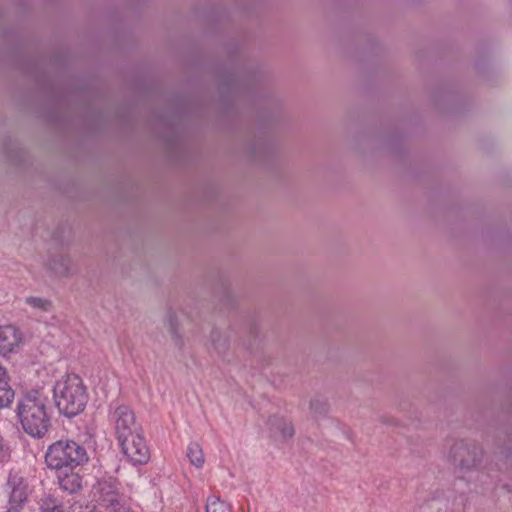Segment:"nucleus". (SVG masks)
<instances>
[{
    "label": "nucleus",
    "instance_id": "f257e3e1",
    "mask_svg": "<svg viewBox=\"0 0 512 512\" xmlns=\"http://www.w3.org/2000/svg\"><path fill=\"white\" fill-rule=\"evenodd\" d=\"M55 405L67 417L81 413L88 395L82 379L76 374H67L59 379L53 390Z\"/></svg>",
    "mask_w": 512,
    "mask_h": 512
},
{
    "label": "nucleus",
    "instance_id": "6e6552de",
    "mask_svg": "<svg viewBox=\"0 0 512 512\" xmlns=\"http://www.w3.org/2000/svg\"><path fill=\"white\" fill-rule=\"evenodd\" d=\"M10 503L16 506L26 501L28 496V484L26 479L19 473L11 471L7 481Z\"/></svg>",
    "mask_w": 512,
    "mask_h": 512
},
{
    "label": "nucleus",
    "instance_id": "f3484780",
    "mask_svg": "<svg viewBox=\"0 0 512 512\" xmlns=\"http://www.w3.org/2000/svg\"><path fill=\"white\" fill-rule=\"evenodd\" d=\"M187 457L196 467H201L204 463V456L199 444L191 443L187 448Z\"/></svg>",
    "mask_w": 512,
    "mask_h": 512
},
{
    "label": "nucleus",
    "instance_id": "9b49d317",
    "mask_svg": "<svg viewBox=\"0 0 512 512\" xmlns=\"http://www.w3.org/2000/svg\"><path fill=\"white\" fill-rule=\"evenodd\" d=\"M21 342L18 329L12 325L0 327V353L12 352Z\"/></svg>",
    "mask_w": 512,
    "mask_h": 512
},
{
    "label": "nucleus",
    "instance_id": "412c9836",
    "mask_svg": "<svg viewBox=\"0 0 512 512\" xmlns=\"http://www.w3.org/2000/svg\"><path fill=\"white\" fill-rule=\"evenodd\" d=\"M96 507L94 505H86L84 507H80L79 512H96Z\"/></svg>",
    "mask_w": 512,
    "mask_h": 512
},
{
    "label": "nucleus",
    "instance_id": "2eb2a0df",
    "mask_svg": "<svg viewBox=\"0 0 512 512\" xmlns=\"http://www.w3.org/2000/svg\"><path fill=\"white\" fill-rule=\"evenodd\" d=\"M206 512H232L231 507L217 496H210L206 503Z\"/></svg>",
    "mask_w": 512,
    "mask_h": 512
},
{
    "label": "nucleus",
    "instance_id": "4468645a",
    "mask_svg": "<svg viewBox=\"0 0 512 512\" xmlns=\"http://www.w3.org/2000/svg\"><path fill=\"white\" fill-rule=\"evenodd\" d=\"M328 409V402L322 396H314L309 401V410L314 416H325Z\"/></svg>",
    "mask_w": 512,
    "mask_h": 512
},
{
    "label": "nucleus",
    "instance_id": "f8f14e48",
    "mask_svg": "<svg viewBox=\"0 0 512 512\" xmlns=\"http://www.w3.org/2000/svg\"><path fill=\"white\" fill-rule=\"evenodd\" d=\"M6 369L0 365V409L8 407L14 399V390L9 385Z\"/></svg>",
    "mask_w": 512,
    "mask_h": 512
},
{
    "label": "nucleus",
    "instance_id": "6ab92c4d",
    "mask_svg": "<svg viewBox=\"0 0 512 512\" xmlns=\"http://www.w3.org/2000/svg\"><path fill=\"white\" fill-rule=\"evenodd\" d=\"M41 510L42 512H65L62 504H59L56 500L50 498L44 501Z\"/></svg>",
    "mask_w": 512,
    "mask_h": 512
},
{
    "label": "nucleus",
    "instance_id": "0eeeda50",
    "mask_svg": "<svg viewBox=\"0 0 512 512\" xmlns=\"http://www.w3.org/2000/svg\"><path fill=\"white\" fill-rule=\"evenodd\" d=\"M94 497L102 505L116 508L122 500L117 483L114 479L99 480L93 487Z\"/></svg>",
    "mask_w": 512,
    "mask_h": 512
},
{
    "label": "nucleus",
    "instance_id": "20e7f679",
    "mask_svg": "<svg viewBox=\"0 0 512 512\" xmlns=\"http://www.w3.org/2000/svg\"><path fill=\"white\" fill-rule=\"evenodd\" d=\"M483 458V450L474 441L456 440L448 452V460L458 469L470 471L478 467Z\"/></svg>",
    "mask_w": 512,
    "mask_h": 512
},
{
    "label": "nucleus",
    "instance_id": "423d86ee",
    "mask_svg": "<svg viewBox=\"0 0 512 512\" xmlns=\"http://www.w3.org/2000/svg\"><path fill=\"white\" fill-rule=\"evenodd\" d=\"M118 441L123 454L132 464H145L150 459V452L141 431Z\"/></svg>",
    "mask_w": 512,
    "mask_h": 512
},
{
    "label": "nucleus",
    "instance_id": "1a4fd4ad",
    "mask_svg": "<svg viewBox=\"0 0 512 512\" xmlns=\"http://www.w3.org/2000/svg\"><path fill=\"white\" fill-rule=\"evenodd\" d=\"M46 267L55 276L61 278H68L74 275L75 268L72 259L63 254H56L51 256L46 263Z\"/></svg>",
    "mask_w": 512,
    "mask_h": 512
},
{
    "label": "nucleus",
    "instance_id": "9d476101",
    "mask_svg": "<svg viewBox=\"0 0 512 512\" xmlns=\"http://www.w3.org/2000/svg\"><path fill=\"white\" fill-rule=\"evenodd\" d=\"M75 468H68L59 471L57 479L60 488L69 494L77 493L82 488V477L78 472L74 471Z\"/></svg>",
    "mask_w": 512,
    "mask_h": 512
},
{
    "label": "nucleus",
    "instance_id": "aec40b11",
    "mask_svg": "<svg viewBox=\"0 0 512 512\" xmlns=\"http://www.w3.org/2000/svg\"><path fill=\"white\" fill-rule=\"evenodd\" d=\"M170 333H171V336H172V339H173L175 345L178 347H181L183 345L182 338H181L180 334L178 333L176 327L172 323H171V327H170Z\"/></svg>",
    "mask_w": 512,
    "mask_h": 512
},
{
    "label": "nucleus",
    "instance_id": "dca6fc26",
    "mask_svg": "<svg viewBox=\"0 0 512 512\" xmlns=\"http://www.w3.org/2000/svg\"><path fill=\"white\" fill-rule=\"evenodd\" d=\"M211 342L218 354H225L228 350V340L227 338L221 334L218 330H213L211 332Z\"/></svg>",
    "mask_w": 512,
    "mask_h": 512
},
{
    "label": "nucleus",
    "instance_id": "a211bd4d",
    "mask_svg": "<svg viewBox=\"0 0 512 512\" xmlns=\"http://www.w3.org/2000/svg\"><path fill=\"white\" fill-rule=\"evenodd\" d=\"M26 303L33 308H37L43 311H48L51 307V302L41 297L30 296L26 298Z\"/></svg>",
    "mask_w": 512,
    "mask_h": 512
},
{
    "label": "nucleus",
    "instance_id": "7ed1b4c3",
    "mask_svg": "<svg viewBox=\"0 0 512 512\" xmlns=\"http://www.w3.org/2000/svg\"><path fill=\"white\" fill-rule=\"evenodd\" d=\"M88 461L86 449L75 441H57L45 454V463L50 469L61 471L76 468Z\"/></svg>",
    "mask_w": 512,
    "mask_h": 512
},
{
    "label": "nucleus",
    "instance_id": "39448f33",
    "mask_svg": "<svg viewBox=\"0 0 512 512\" xmlns=\"http://www.w3.org/2000/svg\"><path fill=\"white\" fill-rule=\"evenodd\" d=\"M111 422L118 440L141 431L133 410L127 405H118L111 413Z\"/></svg>",
    "mask_w": 512,
    "mask_h": 512
},
{
    "label": "nucleus",
    "instance_id": "ddd939ff",
    "mask_svg": "<svg viewBox=\"0 0 512 512\" xmlns=\"http://www.w3.org/2000/svg\"><path fill=\"white\" fill-rule=\"evenodd\" d=\"M271 429L278 432L283 439L293 437L295 430L293 424L282 417L273 416L269 419Z\"/></svg>",
    "mask_w": 512,
    "mask_h": 512
},
{
    "label": "nucleus",
    "instance_id": "f03ea898",
    "mask_svg": "<svg viewBox=\"0 0 512 512\" xmlns=\"http://www.w3.org/2000/svg\"><path fill=\"white\" fill-rule=\"evenodd\" d=\"M18 416L26 433L43 437L50 427L46 409V398L39 391H30L18 404Z\"/></svg>",
    "mask_w": 512,
    "mask_h": 512
}]
</instances>
